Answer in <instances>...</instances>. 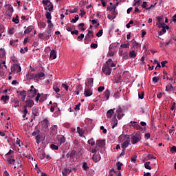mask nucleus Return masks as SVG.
Listing matches in <instances>:
<instances>
[{
	"label": "nucleus",
	"mask_w": 176,
	"mask_h": 176,
	"mask_svg": "<svg viewBox=\"0 0 176 176\" xmlns=\"http://www.w3.org/2000/svg\"><path fill=\"white\" fill-rule=\"evenodd\" d=\"M120 138H124V140H126L122 144L121 147L124 151H126V148L130 145V135H120Z\"/></svg>",
	"instance_id": "1"
},
{
	"label": "nucleus",
	"mask_w": 176,
	"mask_h": 176,
	"mask_svg": "<svg viewBox=\"0 0 176 176\" xmlns=\"http://www.w3.org/2000/svg\"><path fill=\"white\" fill-rule=\"evenodd\" d=\"M97 148H92L89 150V152L91 153H93L92 160L95 163H97L98 162H100L101 160V155H100L99 153L97 154Z\"/></svg>",
	"instance_id": "2"
},
{
	"label": "nucleus",
	"mask_w": 176,
	"mask_h": 176,
	"mask_svg": "<svg viewBox=\"0 0 176 176\" xmlns=\"http://www.w3.org/2000/svg\"><path fill=\"white\" fill-rule=\"evenodd\" d=\"M10 72H9V75H12V74H19V72H21V67L19 64H14L11 66Z\"/></svg>",
	"instance_id": "3"
},
{
	"label": "nucleus",
	"mask_w": 176,
	"mask_h": 176,
	"mask_svg": "<svg viewBox=\"0 0 176 176\" xmlns=\"http://www.w3.org/2000/svg\"><path fill=\"white\" fill-rule=\"evenodd\" d=\"M42 3L45 6V10H47L48 9L49 12H53L54 6L50 0H43Z\"/></svg>",
	"instance_id": "4"
},
{
	"label": "nucleus",
	"mask_w": 176,
	"mask_h": 176,
	"mask_svg": "<svg viewBox=\"0 0 176 176\" xmlns=\"http://www.w3.org/2000/svg\"><path fill=\"white\" fill-rule=\"evenodd\" d=\"M141 133H137L135 135H133L131 138V144L133 145H135V144H138L140 141H141Z\"/></svg>",
	"instance_id": "5"
},
{
	"label": "nucleus",
	"mask_w": 176,
	"mask_h": 176,
	"mask_svg": "<svg viewBox=\"0 0 176 176\" xmlns=\"http://www.w3.org/2000/svg\"><path fill=\"white\" fill-rule=\"evenodd\" d=\"M102 71L103 74H104V75H107V76L111 75V73L112 72V69H111V67L105 65H103L102 68Z\"/></svg>",
	"instance_id": "6"
},
{
	"label": "nucleus",
	"mask_w": 176,
	"mask_h": 176,
	"mask_svg": "<svg viewBox=\"0 0 176 176\" xmlns=\"http://www.w3.org/2000/svg\"><path fill=\"white\" fill-rule=\"evenodd\" d=\"M104 146H105V142H104V140H98L96 142V146L94 149L98 151L100 148H104Z\"/></svg>",
	"instance_id": "7"
},
{
	"label": "nucleus",
	"mask_w": 176,
	"mask_h": 176,
	"mask_svg": "<svg viewBox=\"0 0 176 176\" xmlns=\"http://www.w3.org/2000/svg\"><path fill=\"white\" fill-rule=\"evenodd\" d=\"M129 126L130 127H134V129H136V130H141V126H140L138 122L135 121H131Z\"/></svg>",
	"instance_id": "8"
},
{
	"label": "nucleus",
	"mask_w": 176,
	"mask_h": 176,
	"mask_svg": "<svg viewBox=\"0 0 176 176\" xmlns=\"http://www.w3.org/2000/svg\"><path fill=\"white\" fill-rule=\"evenodd\" d=\"M6 8L7 9L6 14H8L9 17H12V14L13 13V6H12L11 5H7L6 6Z\"/></svg>",
	"instance_id": "9"
},
{
	"label": "nucleus",
	"mask_w": 176,
	"mask_h": 176,
	"mask_svg": "<svg viewBox=\"0 0 176 176\" xmlns=\"http://www.w3.org/2000/svg\"><path fill=\"white\" fill-rule=\"evenodd\" d=\"M32 115H34V117H32L30 122H34V119H35V116H39V112L38 111V109L36 108L33 107L32 109Z\"/></svg>",
	"instance_id": "10"
},
{
	"label": "nucleus",
	"mask_w": 176,
	"mask_h": 176,
	"mask_svg": "<svg viewBox=\"0 0 176 176\" xmlns=\"http://www.w3.org/2000/svg\"><path fill=\"white\" fill-rule=\"evenodd\" d=\"M23 156L25 157H27V159H29L31 160V159H34L32 151L31 150H28L26 153H23Z\"/></svg>",
	"instance_id": "11"
},
{
	"label": "nucleus",
	"mask_w": 176,
	"mask_h": 176,
	"mask_svg": "<svg viewBox=\"0 0 176 176\" xmlns=\"http://www.w3.org/2000/svg\"><path fill=\"white\" fill-rule=\"evenodd\" d=\"M26 105L24 106V109H27L28 108H32L34 107V101L32 100H26Z\"/></svg>",
	"instance_id": "12"
},
{
	"label": "nucleus",
	"mask_w": 176,
	"mask_h": 176,
	"mask_svg": "<svg viewBox=\"0 0 176 176\" xmlns=\"http://www.w3.org/2000/svg\"><path fill=\"white\" fill-rule=\"evenodd\" d=\"M123 110L122 108H119L118 109L116 110V113H117V118L118 119L120 120L123 116H124V114L122 113Z\"/></svg>",
	"instance_id": "13"
},
{
	"label": "nucleus",
	"mask_w": 176,
	"mask_h": 176,
	"mask_svg": "<svg viewBox=\"0 0 176 176\" xmlns=\"http://www.w3.org/2000/svg\"><path fill=\"white\" fill-rule=\"evenodd\" d=\"M38 38L40 39H49L50 38V36L49 35V33L43 32L38 34Z\"/></svg>",
	"instance_id": "14"
},
{
	"label": "nucleus",
	"mask_w": 176,
	"mask_h": 176,
	"mask_svg": "<svg viewBox=\"0 0 176 176\" xmlns=\"http://www.w3.org/2000/svg\"><path fill=\"white\" fill-rule=\"evenodd\" d=\"M93 78H89L87 79V82H85V85L87 87H88V89H90V87H93Z\"/></svg>",
	"instance_id": "15"
},
{
	"label": "nucleus",
	"mask_w": 176,
	"mask_h": 176,
	"mask_svg": "<svg viewBox=\"0 0 176 176\" xmlns=\"http://www.w3.org/2000/svg\"><path fill=\"white\" fill-rule=\"evenodd\" d=\"M42 141H45V138L42 135H37L36 136V142L39 144Z\"/></svg>",
	"instance_id": "16"
},
{
	"label": "nucleus",
	"mask_w": 176,
	"mask_h": 176,
	"mask_svg": "<svg viewBox=\"0 0 176 176\" xmlns=\"http://www.w3.org/2000/svg\"><path fill=\"white\" fill-rule=\"evenodd\" d=\"M89 38H94V34L93 33V31H91V30L88 31V33L86 34V36L85 37V40L89 41Z\"/></svg>",
	"instance_id": "17"
},
{
	"label": "nucleus",
	"mask_w": 176,
	"mask_h": 176,
	"mask_svg": "<svg viewBox=\"0 0 176 176\" xmlns=\"http://www.w3.org/2000/svg\"><path fill=\"white\" fill-rule=\"evenodd\" d=\"M35 96H36V89H30L29 97L30 98H34V97H35Z\"/></svg>",
	"instance_id": "18"
},
{
	"label": "nucleus",
	"mask_w": 176,
	"mask_h": 176,
	"mask_svg": "<svg viewBox=\"0 0 176 176\" xmlns=\"http://www.w3.org/2000/svg\"><path fill=\"white\" fill-rule=\"evenodd\" d=\"M84 96H85V97H90V96H93V91L90 89H85Z\"/></svg>",
	"instance_id": "19"
},
{
	"label": "nucleus",
	"mask_w": 176,
	"mask_h": 176,
	"mask_svg": "<svg viewBox=\"0 0 176 176\" xmlns=\"http://www.w3.org/2000/svg\"><path fill=\"white\" fill-rule=\"evenodd\" d=\"M115 109H110L107 112V117L109 119H111V118H112V116L113 115V113H115Z\"/></svg>",
	"instance_id": "20"
},
{
	"label": "nucleus",
	"mask_w": 176,
	"mask_h": 176,
	"mask_svg": "<svg viewBox=\"0 0 176 176\" xmlns=\"http://www.w3.org/2000/svg\"><path fill=\"white\" fill-rule=\"evenodd\" d=\"M50 57V58H52V60H56V58H57V52L55 50H52Z\"/></svg>",
	"instance_id": "21"
},
{
	"label": "nucleus",
	"mask_w": 176,
	"mask_h": 176,
	"mask_svg": "<svg viewBox=\"0 0 176 176\" xmlns=\"http://www.w3.org/2000/svg\"><path fill=\"white\" fill-rule=\"evenodd\" d=\"M103 96L106 98V100L108 101V100H109V97L111 96V91L109 89H107L104 92Z\"/></svg>",
	"instance_id": "22"
},
{
	"label": "nucleus",
	"mask_w": 176,
	"mask_h": 176,
	"mask_svg": "<svg viewBox=\"0 0 176 176\" xmlns=\"http://www.w3.org/2000/svg\"><path fill=\"white\" fill-rule=\"evenodd\" d=\"M71 171H72L71 169L65 168L62 171L63 176L68 175V174L71 173Z\"/></svg>",
	"instance_id": "23"
},
{
	"label": "nucleus",
	"mask_w": 176,
	"mask_h": 176,
	"mask_svg": "<svg viewBox=\"0 0 176 176\" xmlns=\"http://www.w3.org/2000/svg\"><path fill=\"white\" fill-rule=\"evenodd\" d=\"M8 66H6V60H3L2 63H0V71L1 69H7Z\"/></svg>",
	"instance_id": "24"
},
{
	"label": "nucleus",
	"mask_w": 176,
	"mask_h": 176,
	"mask_svg": "<svg viewBox=\"0 0 176 176\" xmlns=\"http://www.w3.org/2000/svg\"><path fill=\"white\" fill-rule=\"evenodd\" d=\"M77 133H78L80 137H83L85 135V131L79 126L77 127Z\"/></svg>",
	"instance_id": "25"
},
{
	"label": "nucleus",
	"mask_w": 176,
	"mask_h": 176,
	"mask_svg": "<svg viewBox=\"0 0 176 176\" xmlns=\"http://www.w3.org/2000/svg\"><path fill=\"white\" fill-rule=\"evenodd\" d=\"M32 30H34V26L30 25L24 31V34H30V32H32Z\"/></svg>",
	"instance_id": "26"
},
{
	"label": "nucleus",
	"mask_w": 176,
	"mask_h": 176,
	"mask_svg": "<svg viewBox=\"0 0 176 176\" xmlns=\"http://www.w3.org/2000/svg\"><path fill=\"white\" fill-rule=\"evenodd\" d=\"M6 52H5V50L0 49V58H5L6 57Z\"/></svg>",
	"instance_id": "27"
},
{
	"label": "nucleus",
	"mask_w": 176,
	"mask_h": 176,
	"mask_svg": "<svg viewBox=\"0 0 176 176\" xmlns=\"http://www.w3.org/2000/svg\"><path fill=\"white\" fill-rule=\"evenodd\" d=\"M129 57L130 58H134L135 57H137V52H135V50H132L129 52Z\"/></svg>",
	"instance_id": "28"
},
{
	"label": "nucleus",
	"mask_w": 176,
	"mask_h": 176,
	"mask_svg": "<svg viewBox=\"0 0 176 176\" xmlns=\"http://www.w3.org/2000/svg\"><path fill=\"white\" fill-rule=\"evenodd\" d=\"M10 98L8 96H3L1 98V100L3 101L4 104H6V102L9 101Z\"/></svg>",
	"instance_id": "29"
},
{
	"label": "nucleus",
	"mask_w": 176,
	"mask_h": 176,
	"mask_svg": "<svg viewBox=\"0 0 176 176\" xmlns=\"http://www.w3.org/2000/svg\"><path fill=\"white\" fill-rule=\"evenodd\" d=\"M17 43H19V39L11 40L10 41V45L11 46H17Z\"/></svg>",
	"instance_id": "30"
},
{
	"label": "nucleus",
	"mask_w": 176,
	"mask_h": 176,
	"mask_svg": "<svg viewBox=\"0 0 176 176\" xmlns=\"http://www.w3.org/2000/svg\"><path fill=\"white\" fill-rule=\"evenodd\" d=\"M174 87H173V85L168 84L166 87V91H171Z\"/></svg>",
	"instance_id": "31"
},
{
	"label": "nucleus",
	"mask_w": 176,
	"mask_h": 176,
	"mask_svg": "<svg viewBox=\"0 0 176 176\" xmlns=\"http://www.w3.org/2000/svg\"><path fill=\"white\" fill-rule=\"evenodd\" d=\"M44 76H45V73L40 72L35 75V79H38L39 78H44Z\"/></svg>",
	"instance_id": "32"
},
{
	"label": "nucleus",
	"mask_w": 176,
	"mask_h": 176,
	"mask_svg": "<svg viewBox=\"0 0 176 176\" xmlns=\"http://www.w3.org/2000/svg\"><path fill=\"white\" fill-rule=\"evenodd\" d=\"M39 133H41V131H39V129L37 128H35L34 132L32 133V135L34 137H36V135H39Z\"/></svg>",
	"instance_id": "33"
},
{
	"label": "nucleus",
	"mask_w": 176,
	"mask_h": 176,
	"mask_svg": "<svg viewBox=\"0 0 176 176\" xmlns=\"http://www.w3.org/2000/svg\"><path fill=\"white\" fill-rule=\"evenodd\" d=\"M112 129H115L118 126V120H116V116H114V122L111 123Z\"/></svg>",
	"instance_id": "34"
},
{
	"label": "nucleus",
	"mask_w": 176,
	"mask_h": 176,
	"mask_svg": "<svg viewBox=\"0 0 176 176\" xmlns=\"http://www.w3.org/2000/svg\"><path fill=\"white\" fill-rule=\"evenodd\" d=\"M35 75L36 74H34L32 73H29L28 74H27V79H35Z\"/></svg>",
	"instance_id": "35"
},
{
	"label": "nucleus",
	"mask_w": 176,
	"mask_h": 176,
	"mask_svg": "<svg viewBox=\"0 0 176 176\" xmlns=\"http://www.w3.org/2000/svg\"><path fill=\"white\" fill-rule=\"evenodd\" d=\"M120 47H122V49H129L130 43H127L125 44H121Z\"/></svg>",
	"instance_id": "36"
},
{
	"label": "nucleus",
	"mask_w": 176,
	"mask_h": 176,
	"mask_svg": "<svg viewBox=\"0 0 176 176\" xmlns=\"http://www.w3.org/2000/svg\"><path fill=\"white\" fill-rule=\"evenodd\" d=\"M149 164H151V162H146L144 163V167L145 168H146V170H152V167H151Z\"/></svg>",
	"instance_id": "37"
},
{
	"label": "nucleus",
	"mask_w": 176,
	"mask_h": 176,
	"mask_svg": "<svg viewBox=\"0 0 176 176\" xmlns=\"http://www.w3.org/2000/svg\"><path fill=\"white\" fill-rule=\"evenodd\" d=\"M111 63H112V59L109 58L107 60L106 64H104V65L106 66V67H109L110 68Z\"/></svg>",
	"instance_id": "38"
},
{
	"label": "nucleus",
	"mask_w": 176,
	"mask_h": 176,
	"mask_svg": "<svg viewBox=\"0 0 176 176\" xmlns=\"http://www.w3.org/2000/svg\"><path fill=\"white\" fill-rule=\"evenodd\" d=\"M88 144L91 145V146H94V145L96 144V142H94V139L91 138L88 140Z\"/></svg>",
	"instance_id": "39"
},
{
	"label": "nucleus",
	"mask_w": 176,
	"mask_h": 176,
	"mask_svg": "<svg viewBox=\"0 0 176 176\" xmlns=\"http://www.w3.org/2000/svg\"><path fill=\"white\" fill-rule=\"evenodd\" d=\"M15 162H16V160L14 159L8 158L7 160V162L8 163V164H14Z\"/></svg>",
	"instance_id": "40"
},
{
	"label": "nucleus",
	"mask_w": 176,
	"mask_h": 176,
	"mask_svg": "<svg viewBox=\"0 0 176 176\" xmlns=\"http://www.w3.org/2000/svg\"><path fill=\"white\" fill-rule=\"evenodd\" d=\"M50 148L53 149L54 151H58V146L52 144L50 145Z\"/></svg>",
	"instance_id": "41"
},
{
	"label": "nucleus",
	"mask_w": 176,
	"mask_h": 176,
	"mask_svg": "<svg viewBox=\"0 0 176 176\" xmlns=\"http://www.w3.org/2000/svg\"><path fill=\"white\" fill-rule=\"evenodd\" d=\"M122 58H124V60H129V53L128 52H124L123 55H122Z\"/></svg>",
	"instance_id": "42"
},
{
	"label": "nucleus",
	"mask_w": 176,
	"mask_h": 176,
	"mask_svg": "<svg viewBox=\"0 0 176 176\" xmlns=\"http://www.w3.org/2000/svg\"><path fill=\"white\" fill-rule=\"evenodd\" d=\"M82 169L84 170V171H87V170H89V166H87V163L86 162L83 163Z\"/></svg>",
	"instance_id": "43"
},
{
	"label": "nucleus",
	"mask_w": 176,
	"mask_h": 176,
	"mask_svg": "<svg viewBox=\"0 0 176 176\" xmlns=\"http://www.w3.org/2000/svg\"><path fill=\"white\" fill-rule=\"evenodd\" d=\"M45 17L47 20H52V14L50 12H47L45 14Z\"/></svg>",
	"instance_id": "44"
},
{
	"label": "nucleus",
	"mask_w": 176,
	"mask_h": 176,
	"mask_svg": "<svg viewBox=\"0 0 176 176\" xmlns=\"http://www.w3.org/2000/svg\"><path fill=\"white\" fill-rule=\"evenodd\" d=\"M38 27H40V28H45L46 23L45 22H38Z\"/></svg>",
	"instance_id": "45"
},
{
	"label": "nucleus",
	"mask_w": 176,
	"mask_h": 176,
	"mask_svg": "<svg viewBox=\"0 0 176 176\" xmlns=\"http://www.w3.org/2000/svg\"><path fill=\"white\" fill-rule=\"evenodd\" d=\"M85 23H81L78 25V28L81 31H85Z\"/></svg>",
	"instance_id": "46"
},
{
	"label": "nucleus",
	"mask_w": 176,
	"mask_h": 176,
	"mask_svg": "<svg viewBox=\"0 0 176 176\" xmlns=\"http://www.w3.org/2000/svg\"><path fill=\"white\" fill-rule=\"evenodd\" d=\"M79 20V15H76L74 16V19H73L72 21H71V23H76V21H78Z\"/></svg>",
	"instance_id": "47"
},
{
	"label": "nucleus",
	"mask_w": 176,
	"mask_h": 176,
	"mask_svg": "<svg viewBox=\"0 0 176 176\" xmlns=\"http://www.w3.org/2000/svg\"><path fill=\"white\" fill-rule=\"evenodd\" d=\"M53 89L56 94L60 93V88L57 85H54Z\"/></svg>",
	"instance_id": "48"
},
{
	"label": "nucleus",
	"mask_w": 176,
	"mask_h": 176,
	"mask_svg": "<svg viewBox=\"0 0 176 176\" xmlns=\"http://www.w3.org/2000/svg\"><path fill=\"white\" fill-rule=\"evenodd\" d=\"M167 32V30H166V27H163L162 30L160 31V35H163V34H166Z\"/></svg>",
	"instance_id": "49"
},
{
	"label": "nucleus",
	"mask_w": 176,
	"mask_h": 176,
	"mask_svg": "<svg viewBox=\"0 0 176 176\" xmlns=\"http://www.w3.org/2000/svg\"><path fill=\"white\" fill-rule=\"evenodd\" d=\"M47 23L48 24V28H53V23H52V21L50 19H48L47 21Z\"/></svg>",
	"instance_id": "50"
},
{
	"label": "nucleus",
	"mask_w": 176,
	"mask_h": 176,
	"mask_svg": "<svg viewBox=\"0 0 176 176\" xmlns=\"http://www.w3.org/2000/svg\"><path fill=\"white\" fill-rule=\"evenodd\" d=\"M104 90H105V87H104V86H100L98 88V91L99 93H102V91H104Z\"/></svg>",
	"instance_id": "51"
},
{
	"label": "nucleus",
	"mask_w": 176,
	"mask_h": 176,
	"mask_svg": "<svg viewBox=\"0 0 176 176\" xmlns=\"http://www.w3.org/2000/svg\"><path fill=\"white\" fill-rule=\"evenodd\" d=\"M58 141L60 144H64V142H65V138L64 136H62Z\"/></svg>",
	"instance_id": "52"
},
{
	"label": "nucleus",
	"mask_w": 176,
	"mask_h": 176,
	"mask_svg": "<svg viewBox=\"0 0 176 176\" xmlns=\"http://www.w3.org/2000/svg\"><path fill=\"white\" fill-rule=\"evenodd\" d=\"M133 46L135 47V49H138V47H140V43L134 42L133 43Z\"/></svg>",
	"instance_id": "53"
},
{
	"label": "nucleus",
	"mask_w": 176,
	"mask_h": 176,
	"mask_svg": "<svg viewBox=\"0 0 176 176\" xmlns=\"http://www.w3.org/2000/svg\"><path fill=\"white\" fill-rule=\"evenodd\" d=\"M62 87L66 90V91H68L69 86L67 84H62Z\"/></svg>",
	"instance_id": "54"
},
{
	"label": "nucleus",
	"mask_w": 176,
	"mask_h": 176,
	"mask_svg": "<svg viewBox=\"0 0 176 176\" xmlns=\"http://www.w3.org/2000/svg\"><path fill=\"white\" fill-rule=\"evenodd\" d=\"M131 162H133V163H135L137 162V156L133 155L131 158Z\"/></svg>",
	"instance_id": "55"
},
{
	"label": "nucleus",
	"mask_w": 176,
	"mask_h": 176,
	"mask_svg": "<svg viewBox=\"0 0 176 176\" xmlns=\"http://www.w3.org/2000/svg\"><path fill=\"white\" fill-rule=\"evenodd\" d=\"M122 166H123V164L120 163V162H118L117 163V168L118 170H122Z\"/></svg>",
	"instance_id": "56"
},
{
	"label": "nucleus",
	"mask_w": 176,
	"mask_h": 176,
	"mask_svg": "<svg viewBox=\"0 0 176 176\" xmlns=\"http://www.w3.org/2000/svg\"><path fill=\"white\" fill-rule=\"evenodd\" d=\"M75 111H80V102L76 104L74 107Z\"/></svg>",
	"instance_id": "57"
},
{
	"label": "nucleus",
	"mask_w": 176,
	"mask_h": 176,
	"mask_svg": "<svg viewBox=\"0 0 176 176\" xmlns=\"http://www.w3.org/2000/svg\"><path fill=\"white\" fill-rule=\"evenodd\" d=\"M20 96H21V97H27V91H21Z\"/></svg>",
	"instance_id": "58"
},
{
	"label": "nucleus",
	"mask_w": 176,
	"mask_h": 176,
	"mask_svg": "<svg viewBox=\"0 0 176 176\" xmlns=\"http://www.w3.org/2000/svg\"><path fill=\"white\" fill-rule=\"evenodd\" d=\"M160 80L159 77L157 76H155L153 78V82H154V83H157V82Z\"/></svg>",
	"instance_id": "59"
},
{
	"label": "nucleus",
	"mask_w": 176,
	"mask_h": 176,
	"mask_svg": "<svg viewBox=\"0 0 176 176\" xmlns=\"http://www.w3.org/2000/svg\"><path fill=\"white\" fill-rule=\"evenodd\" d=\"M12 21L15 24H19V23H20V20L19 19H17V18H13L12 19Z\"/></svg>",
	"instance_id": "60"
},
{
	"label": "nucleus",
	"mask_w": 176,
	"mask_h": 176,
	"mask_svg": "<svg viewBox=\"0 0 176 176\" xmlns=\"http://www.w3.org/2000/svg\"><path fill=\"white\" fill-rule=\"evenodd\" d=\"M27 113H28V109H24L22 117L25 118V116H27Z\"/></svg>",
	"instance_id": "61"
},
{
	"label": "nucleus",
	"mask_w": 176,
	"mask_h": 176,
	"mask_svg": "<svg viewBox=\"0 0 176 176\" xmlns=\"http://www.w3.org/2000/svg\"><path fill=\"white\" fill-rule=\"evenodd\" d=\"M144 96V91H142L141 94H138V97H139V98H140V100H143Z\"/></svg>",
	"instance_id": "62"
},
{
	"label": "nucleus",
	"mask_w": 176,
	"mask_h": 176,
	"mask_svg": "<svg viewBox=\"0 0 176 176\" xmlns=\"http://www.w3.org/2000/svg\"><path fill=\"white\" fill-rule=\"evenodd\" d=\"M96 36H98V38H100V36H102V30H99V32L96 34Z\"/></svg>",
	"instance_id": "63"
},
{
	"label": "nucleus",
	"mask_w": 176,
	"mask_h": 176,
	"mask_svg": "<svg viewBox=\"0 0 176 176\" xmlns=\"http://www.w3.org/2000/svg\"><path fill=\"white\" fill-rule=\"evenodd\" d=\"M170 151L172 152V153H174V152H176V146H173Z\"/></svg>",
	"instance_id": "64"
}]
</instances>
